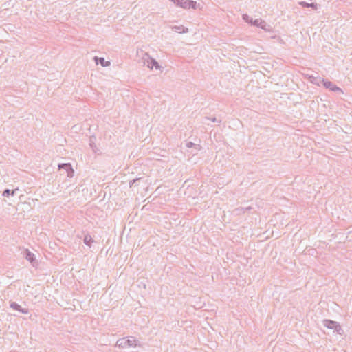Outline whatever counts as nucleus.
Segmentation results:
<instances>
[{"label": "nucleus", "instance_id": "1", "mask_svg": "<svg viewBox=\"0 0 352 352\" xmlns=\"http://www.w3.org/2000/svg\"><path fill=\"white\" fill-rule=\"evenodd\" d=\"M136 345V339L133 336L122 338L118 340L116 342V346L122 349L135 347Z\"/></svg>", "mask_w": 352, "mask_h": 352}, {"label": "nucleus", "instance_id": "2", "mask_svg": "<svg viewBox=\"0 0 352 352\" xmlns=\"http://www.w3.org/2000/svg\"><path fill=\"white\" fill-rule=\"evenodd\" d=\"M322 324L325 327L333 330L334 332H336L339 335H342L344 333V331L340 323L336 321L324 319L322 320Z\"/></svg>", "mask_w": 352, "mask_h": 352}, {"label": "nucleus", "instance_id": "3", "mask_svg": "<svg viewBox=\"0 0 352 352\" xmlns=\"http://www.w3.org/2000/svg\"><path fill=\"white\" fill-rule=\"evenodd\" d=\"M142 58L144 65H146L151 69L155 67L156 69H158L161 67L158 62L155 59L151 57L148 53H143Z\"/></svg>", "mask_w": 352, "mask_h": 352}, {"label": "nucleus", "instance_id": "4", "mask_svg": "<svg viewBox=\"0 0 352 352\" xmlns=\"http://www.w3.org/2000/svg\"><path fill=\"white\" fill-rule=\"evenodd\" d=\"M173 2L177 6L181 7L184 9H196L197 2L192 0H170Z\"/></svg>", "mask_w": 352, "mask_h": 352}, {"label": "nucleus", "instance_id": "5", "mask_svg": "<svg viewBox=\"0 0 352 352\" xmlns=\"http://www.w3.org/2000/svg\"><path fill=\"white\" fill-rule=\"evenodd\" d=\"M58 169H64L68 177H73L74 175V170L72 168V166L71 164L69 163H63V164H58Z\"/></svg>", "mask_w": 352, "mask_h": 352}, {"label": "nucleus", "instance_id": "6", "mask_svg": "<svg viewBox=\"0 0 352 352\" xmlns=\"http://www.w3.org/2000/svg\"><path fill=\"white\" fill-rule=\"evenodd\" d=\"M322 85H324L326 88H327L334 92L342 91V89L340 87H337L332 82L325 80V79H324V82H323V83H322Z\"/></svg>", "mask_w": 352, "mask_h": 352}, {"label": "nucleus", "instance_id": "7", "mask_svg": "<svg viewBox=\"0 0 352 352\" xmlns=\"http://www.w3.org/2000/svg\"><path fill=\"white\" fill-rule=\"evenodd\" d=\"M10 307L14 310L18 311L22 314H27L29 313V309L27 308H23L16 302H11Z\"/></svg>", "mask_w": 352, "mask_h": 352}, {"label": "nucleus", "instance_id": "8", "mask_svg": "<svg viewBox=\"0 0 352 352\" xmlns=\"http://www.w3.org/2000/svg\"><path fill=\"white\" fill-rule=\"evenodd\" d=\"M95 62L96 65H101L102 67L109 66L111 63L109 61L105 60V59L102 57H94Z\"/></svg>", "mask_w": 352, "mask_h": 352}, {"label": "nucleus", "instance_id": "9", "mask_svg": "<svg viewBox=\"0 0 352 352\" xmlns=\"http://www.w3.org/2000/svg\"><path fill=\"white\" fill-rule=\"evenodd\" d=\"M24 257L30 261L31 263L35 261V256L33 253H32L29 250L26 249L23 253Z\"/></svg>", "mask_w": 352, "mask_h": 352}, {"label": "nucleus", "instance_id": "10", "mask_svg": "<svg viewBox=\"0 0 352 352\" xmlns=\"http://www.w3.org/2000/svg\"><path fill=\"white\" fill-rule=\"evenodd\" d=\"M309 80L313 84L320 85H322L323 82H324V79L320 77H314L313 76H309Z\"/></svg>", "mask_w": 352, "mask_h": 352}, {"label": "nucleus", "instance_id": "11", "mask_svg": "<svg viewBox=\"0 0 352 352\" xmlns=\"http://www.w3.org/2000/svg\"><path fill=\"white\" fill-rule=\"evenodd\" d=\"M299 5L303 8H311L314 10H317L318 7V5L316 3H309L306 1H300Z\"/></svg>", "mask_w": 352, "mask_h": 352}, {"label": "nucleus", "instance_id": "12", "mask_svg": "<svg viewBox=\"0 0 352 352\" xmlns=\"http://www.w3.org/2000/svg\"><path fill=\"white\" fill-rule=\"evenodd\" d=\"M96 137L94 135L89 138V146L91 148L94 153H97L99 149L97 148L95 144Z\"/></svg>", "mask_w": 352, "mask_h": 352}, {"label": "nucleus", "instance_id": "13", "mask_svg": "<svg viewBox=\"0 0 352 352\" xmlns=\"http://www.w3.org/2000/svg\"><path fill=\"white\" fill-rule=\"evenodd\" d=\"M172 30L179 33H186L188 32V28H184L183 25H175L172 27Z\"/></svg>", "mask_w": 352, "mask_h": 352}, {"label": "nucleus", "instance_id": "14", "mask_svg": "<svg viewBox=\"0 0 352 352\" xmlns=\"http://www.w3.org/2000/svg\"><path fill=\"white\" fill-rule=\"evenodd\" d=\"M83 241L85 245L90 247L94 240L89 234H86L84 236Z\"/></svg>", "mask_w": 352, "mask_h": 352}, {"label": "nucleus", "instance_id": "15", "mask_svg": "<svg viewBox=\"0 0 352 352\" xmlns=\"http://www.w3.org/2000/svg\"><path fill=\"white\" fill-rule=\"evenodd\" d=\"M17 190H10V189H6L3 192V196L4 197H9L10 195H14L16 193V191Z\"/></svg>", "mask_w": 352, "mask_h": 352}, {"label": "nucleus", "instance_id": "16", "mask_svg": "<svg viewBox=\"0 0 352 352\" xmlns=\"http://www.w3.org/2000/svg\"><path fill=\"white\" fill-rule=\"evenodd\" d=\"M186 146L187 148H189L194 147L196 150H198V151L200 150V148H201L200 145L196 144L192 142H187Z\"/></svg>", "mask_w": 352, "mask_h": 352}, {"label": "nucleus", "instance_id": "17", "mask_svg": "<svg viewBox=\"0 0 352 352\" xmlns=\"http://www.w3.org/2000/svg\"><path fill=\"white\" fill-rule=\"evenodd\" d=\"M242 18L248 23L252 24L253 21V19L247 14H243Z\"/></svg>", "mask_w": 352, "mask_h": 352}, {"label": "nucleus", "instance_id": "18", "mask_svg": "<svg viewBox=\"0 0 352 352\" xmlns=\"http://www.w3.org/2000/svg\"><path fill=\"white\" fill-rule=\"evenodd\" d=\"M262 23V19H256L255 20H253L252 23V25L259 27V25Z\"/></svg>", "mask_w": 352, "mask_h": 352}, {"label": "nucleus", "instance_id": "19", "mask_svg": "<svg viewBox=\"0 0 352 352\" xmlns=\"http://www.w3.org/2000/svg\"><path fill=\"white\" fill-rule=\"evenodd\" d=\"M140 179V178H136V179H134L130 181V182H129L130 186L131 187L132 186H136L137 182L139 181Z\"/></svg>", "mask_w": 352, "mask_h": 352}, {"label": "nucleus", "instance_id": "20", "mask_svg": "<svg viewBox=\"0 0 352 352\" xmlns=\"http://www.w3.org/2000/svg\"><path fill=\"white\" fill-rule=\"evenodd\" d=\"M259 28L265 30H267L266 22L262 20V23L259 25Z\"/></svg>", "mask_w": 352, "mask_h": 352}, {"label": "nucleus", "instance_id": "21", "mask_svg": "<svg viewBox=\"0 0 352 352\" xmlns=\"http://www.w3.org/2000/svg\"><path fill=\"white\" fill-rule=\"evenodd\" d=\"M211 121L213 122L221 123V120L217 119L216 118H211Z\"/></svg>", "mask_w": 352, "mask_h": 352}]
</instances>
